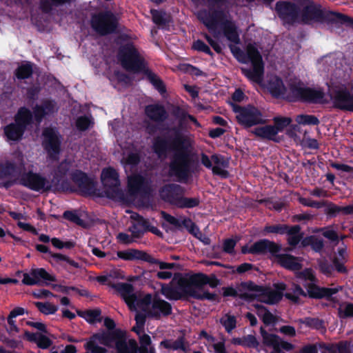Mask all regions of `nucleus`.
Segmentation results:
<instances>
[{"mask_svg": "<svg viewBox=\"0 0 353 353\" xmlns=\"http://www.w3.org/2000/svg\"><path fill=\"white\" fill-rule=\"evenodd\" d=\"M260 334L262 336L263 344L265 346L273 348V350L270 353H285L281 350H279L278 341L280 340L279 336L275 334L268 333L263 327L260 328Z\"/></svg>", "mask_w": 353, "mask_h": 353, "instance_id": "nucleus-30", "label": "nucleus"}, {"mask_svg": "<svg viewBox=\"0 0 353 353\" xmlns=\"http://www.w3.org/2000/svg\"><path fill=\"white\" fill-rule=\"evenodd\" d=\"M290 225L287 224H275V225H266L263 230V234H276L283 235L286 234L288 230L290 229Z\"/></svg>", "mask_w": 353, "mask_h": 353, "instance_id": "nucleus-47", "label": "nucleus"}, {"mask_svg": "<svg viewBox=\"0 0 353 353\" xmlns=\"http://www.w3.org/2000/svg\"><path fill=\"white\" fill-rule=\"evenodd\" d=\"M160 346L167 350H182L186 352V340L184 336H179L175 341L164 339L160 343Z\"/></svg>", "mask_w": 353, "mask_h": 353, "instance_id": "nucleus-34", "label": "nucleus"}, {"mask_svg": "<svg viewBox=\"0 0 353 353\" xmlns=\"http://www.w3.org/2000/svg\"><path fill=\"white\" fill-rule=\"evenodd\" d=\"M275 11L284 23H299L300 7L290 1H279L275 4Z\"/></svg>", "mask_w": 353, "mask_h": 353, "instance_id": "nucleus-15", "label": "nucleus"}, {"mask_svg": "<svg viewBox=\"0 0 353 353\" xmlns=\"http://www.w3.org/2000/svg\"><path fill=\"white\" fill-rule=\"evenodd\" d=\"M145 113L150 120L158 123L165 121L168 117L165 108L160 104L147 105L145 108Z\"/></svg>", "mask_w": 353, "mask_h": 353, "instance_id": "nucleus-26", "label": "nucleus"}, {"mask_svg": "<svg viewBox=\"0 0 353 353\" xmlns=\"http://www.w3.org/2000/svg\"><path fill=\"white\" fill-rule=\"evenodd\" d=\"M90 24L97 34L105 36L116 32L119 20L112 11L103 10L92 15Z\"/></svg>", "mask_w": 353, "mask_h": 353, "instance_id": "nucleus-9", "label": "nucleus"}, {"mask_svg": "<svg viewBox=\"0 0 353 353\" xmlns=\"http://www.w3.org/2000/svg\"><path fill=\"white\" fill-rule=\"evenodd\" d=\"M16 183H19L30 190L39 192H47L52 188L50 181L46 176L32 170L23 172L17 180L10 179L1 182L0 188L9 189Z\"/></svg>", "mask_w": 353, "mask_h": 353, "instance_id": "nucleus-8", "label": "nucleus"}, {"mask_svg": "<svg viewBox=\"0 0 353 353\" xmlns=\"http://www.w3.org/2000/svg\"><path fill=\"white\" fill-rule=\"evenodd\" d=\"M13 119L14 122L3 127V134L8 141H19L33 123L32 112L27 107H20Z\"/></svg>", "mask_w": 353, "mask_h": 353, "instance_id": "nucleus-7", "label": "nucleus"}, {"mask_svg": "<svg viewBox=\"0 0 353 353\" xmlns=\"http://www.w3.org/2000/svg\"><path fill=\"white\" fill-rule=\"evenodd\" d=\"M101 181L105 187V196L109 199L121 197L120 180L117 170L111 167L104 168L101 172Z\"/></svg>", "mask_w": 353, "mask_h": 353, "instance_id": "nucleus-13", "label": "nucleus"}, {"mask_svg": "<svg viewBox=\"0 0 353 353\" xmlns=\"http://www.w3.org/2000/svg\"><path fill=\"white\" fill-rule=\"evenodd\" d=\"M255 307L257 310L258 316L261 318L265 325L275 323L276 317L265 306L256 304Z\"/></svg>", "mask_w": 353, "mask_h": 353, "instance_id": "nucleus-43", "label": "nucleus"}, {"mask_svg": "<svg viewBox=\"0 0 353 353\" xmlns=\"http://www.w3.org/2000/svg\"><path fill=\"white\" fill-rule=\"evenodd\" d=\"M33 72V63L26 61L14 70V75L18 80L21 81L32 77Z\"/></svg>", "mask_w": 353, "mask_h": 353, "instance_id": "nucleus-39", "label": "nucleus"}, {"mask_svg": "<svg viewBox=\"0 0 353 353\" xmlns=\"http://www.w3.org/2000/svg\"><path fill=\"white\" fill-rule=\"evenodd\" d=\"M172 312V305L160 298L154 297L152 302L150 309L148 312V316L159 320L161 316H168Z\"/></svg>", "mask_w": 353, "mask_h": 353, "instance_id": "nucleus-22", "label": "nucleus"}, {"mask_svg": "<svg viewBox=\"0 0 353 353\" xmlns=\"http://www.w3.org/2000/svg\"><path fill=\"white\" fill-rule=\"evenodd\" d=\"M273 258L274 263L288 270L298 271L302 268L299 258L290 254L277 252Z\"/></svg>", "mask_w": 353, "mask_h": 353, "instance_id": "nucleus-24", "label": "nucleus"}, {"mask_svg": "<svg viewBox=\"0 0 353 353\" xmlns=\"http://www.w3.org/2000/svg\"><path fill=\"white\" fill-rule=\"evenodd\" d=\"M231 52L242 63H251L252 68H241V73L250 81L261 83L264 77V63L258 49L253 45H248L244 52L238 47L230 46Z\"/></svg>", "mask_w": 353, "mask_h": 353, "instance_id": "nucleus-5", "label": "nucleus"}, {"mask_svg": "<svg viewBox=\"0 0 353 353\" xmlns=\"http://www.w3.org/2000/svg\"><path fill=\"white\" fill-rule=\"evenodd\" d=\"M192 49L198 52H204L206 54L210 55L211 57H214V53L212 52L210 47L201 39H197L194 41L192 44Z\"/></svg>", "mask_w": 353, "mask_h": 353, "instance_id": "nucleus-59", "label": "nucleus"}, {"mask_svg": "<svg viewBox=\"0 0 353 353\" xmlns=\"http://www.w3.org/2000/svg\"><path fill=\"white\" fill-rule=\"evenodd\" d=\"M272 121L274 122L273 127L274 130H276L277 134L280 132H283L292 121L290 117L281 116L274 117Z\"/></svg>", "mask_w": 353, "mask_h": 353, "instance_id": "nucleus-52", "label": "nucleus"}, {"mask_svg": "<svg viewBox=\"0 0 353 353\" xmlns=\"http://www.w3.org/2000/svg\"><path fill=\"white\" fill-rule=\"evenodd\" d=\"M35 248L39 252L48 253L51 256V257L56 260L57 262L65 261L71 266L75 268H79L80 267L79 263L71 259L69 256L60 253H52V252L50 251L49 248L45 245L37 244Z\"/></svg>", "mask_w": 353, "mask_h": 353, "instance_id": "nucleus-32", "label": "nucleus"}, {"mask_svg": "<svg viewBox=\"0 0 353 353\" xmlns=\"http://www.w3.org/2000/svg\"><path fill=\"white\" fill-rule=\"evenodd\" d=\"M290 90L292 96L299 101L314 104H325V92L323 89L301 87L299 84H291Z\"/></svg>", "mask_w": 353, "mask_h": 353, "instance_id": "nucleus-10", "label": "nucleus"}, {"mask_svg": "<svg viewBox=\"0 0 353 353\" xmlns=\"http://www.w3.org/2000/svg\"><path fill=\"white\" fill-rule=\"evenodd\" d=\"M268 90L271 94L276 98L283 97L286 92V88L280 77H276L269 81Z\"/></svg>", "mask_w": 353, "mask_h": 353, "instance_id": "nucleus-40", "label": "nucleus"}, {"mask_svg": "<svg viewBox=\"0 0 353 353\" xmlns=\"http://www.w3.org/2000/svg\"><path fill=\"white\" fill-rule=\"evenodd\" d=\"M161 214L163 218L170 224L174 225L178 229H181L183 226L191 234H194V230L196 228V225L190 219H184L182 221H180L178 219L174 216L168 214L167 212L162 211Z\"/></svg>", "mask_w": 353, "mask_h": 353, "instance_id": "nucleus-28", "label": "nucleus"}, {"mask_svg": "<svg viewBox=\"0 0 353 353\" xmlns=\"http://www.w3.org/2000/svg\"><path fill=\"white\" fill-rule=\"evenodd\" d=\"M316 283H303V286L306 289V297L314 299H326L328 301H333L332 296L336 294L339 289L336 288L320 287Z\"/></svg>", "mask_w": 353, "mask_h": 353, "instance_id": "nucleus-18", "label": "nucleus"}, {"mask_svg": "<svg viewBox=\"0 0 353 353\" xmlns=\"http://www.w3.org/2000/svg\"><path fill=\"white\" fill-rule=\"evenodd\" d=\"M288 230L286 234L288 237L287 239L288 244L292 247L296 248L299 243H301V241L303 237V232H301V227L299 225H291Z\"/></svg>", "mask_w": 353, "mask_h": 353, "instance_id": "nucleus-33", "label": "nucleus"}, {"mask_svg": "<svg viewBox=\"0 0 353 353\" xmlns=\"http://www.w3.org/2000/svg\"><path fill=\"white\" fill-rule=\"evenodd\" d=\"M253 134L262 139L273 141L276 143L279 142V139L276 137V130H274V128L272 125L257 127L254 128Z\"/></svg>", "mask_w": 353, "mask_h": 353, "instance_id": "nucleus-31", "label": "nucleus"}, {"mask_svg": "<svg viewBox=\"0 0 353 353\" xmlns=\"http://www.w3.org/2000/svg\"><path fill=\"white\" fill-rule=\"evenodd\" d=\"M222 8H216L214 10H201L199 12L197 17L199 20L208 29L209 31H214L219 23L224 37L234 44L240 43V37L238 28L234 21L226 19L225 11Z\"/></svg>", "mask_w": 353, "mask_h": 353, "instance_id": "nucleus-4", "label": "nucleus"}, {"mask_svg": "<svg viewBox=\"0 0 353 353\" xmlns=\"http://www.w3.org/2000/svg\"><path fill=\"white\" fill-rule=\"evenodd\" d=\"M151 14L153 22L159 26H164L170 22V17L166 16L165 12L157 10H152Z\"/></svg>", "mask_w": 353, "mask_h": 353, "instance_id": "nucleus-51", "label": "nucleus"}, {"mask_svg": "<svg viewBox=\"0 0 353 353\" xmlns=\"http://www.w3.org/2000/svg\"><path fill=\"white\" fill-rule=\"evenodd\" d=\"M43 146L50 158L55 159L61 153V140L58 132L53 128L43 130Z\"/></svg>", "mask_w": 353, "mask_h": 353, "instance_id": "nucleus-16", "label": "nucleus"}, {"mask_svg": "<svg viewBox=\"0 0 353 353\" xmlns=\"http://www.w3.org/2000/svg\"><path fill=\"white\" fill-rule=\"evenodd\" d=\"M221 323L228 333L231 332L236 327V319L234 316L227 315V319L221 320Z\"/></svg>", "mask_w": 353, "mask_h": 353, "instance_id": "nucleus-63", "label": "nucleus"}, {"mask_svg": "<svg viewBox=\"0 0 353 353\" xmlns=\"http://www.w3.org/2000/svg\"><path fill=\"white\" fill-rule=\"evenodd\" d=\"M62 217L79 226H81L83 228L86 227L85 221L80 218L77 210H65L63 213Z\"/></svg>", "mask_w": 353, "mask_h": 353, "instance_id": "nucleus-49", "label": "nucleus"}, {"mask_svg": "<svg viewBox=\"0 0 353 353\" xmlns=\"http://www.w3.org/2000/svg\"><path fill=\"white\" fill-rule=\"evenodd\" d=\"M173 114L178 119V125L165 129L172 135L169 139L156 137L152 150L159 158L165 157L169 151L173 150L168 165V174L176 177L179 182H186L196 170L198 162L191 152L193 141L182 130L186 127L188 120L197 127H200L201 124L194 116L180 107L174 110Z\"/></svg>", "mask_w": 353, "mask_h": 353, "instance_id": "nucleus-1", "label": "nucleus"}, {"mask_svg": "<svg viewBox=\"0 0 353 353\" xmlns=\"http://www.w3.org/2000/svg\"><path fill=\"white\" fill-rule=\"evenodd\" d=\"M299 202L304 206L315 208H321L326 205L325 201H313L310 199H307L304 197H299L298 199Z\"/></svg>", "mask_w": 353, "mask_h": 353, "instance_id": "nucleus-60", "label": "nucleus"}, {"mask_svg": "<svg viewBox=\"0 0 353 353\" xmlns=\"http://www.w3.org/2000/svg\"><path fill=\"white\" fill-rule=\"evenodd\" d=\"M17 172V165L14 162L6 161L0 163V179L11 178Z\"/></svg>", "mask_w": 353, "mask_h": 353, "instance_id": "nucleus-41", "label": "nucleus"}, {"mask_svg": "<svg viewBox=\"0 0 353 353\" xmlns=\"http://www.w3.org/2000/svg\"><path fill=\"white\" fill-rule=\"evenodd\" d=\"M263 296V299L261 300L262 302L274 305L278 303L283 298V294L281 292L274 290H267L264 292V294H261Z\"/></svg>", "mask_w": 353, "mask_h": 353, "instance_id": "nucleus-46", "label": "nucleus"}, {"mask_svg": "<svg viewBox=\"0 0 353 353\" xmlns=\"http://www.w3.org/2000/svg\"><path fill=\"white\" fill-rule=\"evenodd\" d=\"M117 254L119 259L125 261L141 260L145 262H154L151 254L136 249L118 251Z\"/></svg>", "mask_w": 353, "mask_h": 353, "instance_id": "nucleus-25", "label": "nucleus"}, {"mask_svg": "<svg viewBox=\"0 0 353 353\" xmlns=\"http://www.w3.org/2000/svg\"><path fill=\"white\" fill-rule=\"evenodd\" d=\"M200 203L199 197H185V194H181L176 207L180 209L194 208L199 206Z\"/></svg>", "mask_w": 353, "mask_h": 353, "instance_id": "nucleus-45", "label": "nucleus"}, {"mask_svg": "<svg viewBox=\"0 0 353 353\" xmlns=\"http://www.w3.org/2000/svg\"><path fill=\"white\" fill-rule=\"evenodd\" d=\"M118 59L122 67L127 71L142 73L145 79L160 93L166 92V87L163 80L151 69L146 66L145 59L140 55L132 42H128L119 47Z\"/></svg>", "mask_w": 353, "mask_h": 353, "instance_id": "nucleus-2", "label": "nucleus"}, {"mask_svg": "<svg viewBox=\"0 0 353 353\" xmlns=\"http://www.w3.org/2000/svg\"><path fill=\"white\" fill-rule=\"evenodd\" d=\"M41 106H43L47 115H51L57 111V103L52 99L43 100Z\"/></svg>", "mask_w": 353, "mask_h": 353, "instance_id": "nucleus-61", "label": "nucleus"}, {"mask_svg": "<svg viewBox=\"0 0 353 353\" xmlns=\"http://www.w3.org/2000/svg\"><path fill=\"white\" fill-rule=\"evenodd\" d=\"M101 311L100 309L86 310L85 320L90 324H94L102 321L101 317Z\"/></svg>", "mask_w": 353, "mask_h": 353, "instance_id": "nucleus-56", "label": "nucleus"}, {"mask_svg": "<svg viewBox=\"0 0 353 353\" xmlns=\"http://www.w3.org/2000/svg\"><path fill=\"white\" fill-rule=\"evenodd\" d=\"M24 337L27 341L35 343L38 347L43 350L49 348L52 344V341L48 336L41 333L25 331Z\"/></svg>", "mask_w": 353, "mask_h": 353, "instance_id": "nucleus-29", "label": "nucleus"}, {"mask_svg": "<svg viewBox=\"0 0 353 353\" xmlns=\"http://www.w3.org/2000/svg\"><path fill=\"white\" fill-rule=\"evenodd\" d=\"M234 111L237 113L236 118L238 123L244 128H250L265 123L261 110L254 105H236L234 108Z\"/></svg>", "mask_w": 353, "mask_h": 353, "instance_id": "nucleus-12", "label": "nucleus"}, {"mask_svg": "<svg viewBox=\"0 0 353 353\" xmlns=\"http://www.w3.org/2000/svg\"><path fill=\"white\" fill-rule=\"evenodd\" d=\"M348 206H338L336 204L333 203H329L327 205V208L325 210V214L327 215L329 218H334L336 217L340 212H342L343 214L345 215H349L348 214Z\"/></svg>", "mask_w": 353, "mask_h": 353, "instance_id": "nucleus-48", "label": "nucleus"}, {"mask_svg": "<svg viewBox=\"0 0 353 353\" xmlns=\"http://www.w3.org/2000/svg\"><path fill=\"white\" fill-rule=\"evenodd\" d=\"M132 219L136 222L137 225H138L142 229V230L144 231V233L146 232H150L158 236H163V233L160 231V230L157 227L151 225L150 221L144 218L143 216H141L139 214H136L135 216H132Z\"/></svg>", "mask_w": 353, "mask_h": 353, "instance_id": "nucleus-37", "label": "nucleus"}, {"mask_svg": "<svg viewBox=\"0 0 353 353\" xmlns=\"http://www.w3.org/2000/svg\"><path fill=\"white\" fill-rule=\"evenodd\" d=\"M296 121L299 124L303 125H317L320 123L319 119L315 115L304 114L297 115Z\"/></svg>", "mask_w": 353, "mask_h": 353, "instance_id": "nucleus-53", "label": "nucleus"}, {"mask_svg": "<svg viewBox=\"0 0 353 353\" xmlns=\"http://www.w3.org/2000/svg\"><path fill=\"white\" fill-rule=\"evenodd\" d=\"M22 283L26 285H39L41 281H56L55 276L49 274L44 268L31 269L30 273H24Z\"/></svg>", "mask_w": 353, "mask_h": 353, "instance_id": "nucleus-20", "label": "nucleus"}, {"mask_svg": "<svg viewBox=\"0 0 353 353\" xmlns=\"http://www.w3.org/2000/svg\"><path fill=\"white\" fill-rule=\"evenodd\" d=\"M128 188L129 194L132 196L139 194L148 196L151 191L149 184L141 174H136L128 178Z\"/></svg>", "mask_w": 353, "mask_h": 353, "instance_id": "nucleus-21", "label": "nucleus"}, {"mask_svg": "<svg viewBox=\"0 0 353 353\" xmlns=\"http://www.w3.org/2000/svg\"><path fill=\"white\" fill-rule=\"evenodd\" d=\"M281 245L267 239H260L252 244V252L254 255H263L270 253L272 257L280 252Z\"/></svg>", "mask_w": 353, "mask_h": 353, "instance_id": "nucleus-23", "label": "nucleus"}, {"mask_svg": "<svg viewBox=\"0 0 353 353\" xmlns=\"http://www.w3.org/2000/svg\"><path fill=\"white\" fill-rule=\"evenodd\" d=\"M196 279V274L186 277L181 273H176L170 284H161V293L169 300L178 301L188 297L194 298L197 288Z\"/></svg>", "mask_w": 353, "mask_h": 353, "instance_id": "nucleus-6", "label": "nucleus"}, {"mask_svg": "<svg viewBox=\"0 0 353 353\" xmlns=\"http://www.w3.org/2000/svg\"><path fill=\"white\" fill-rule=\"evenodd\" d=\"M74 0H45L41 1V8L45 13L50 12L53 7L70 5Z\"/></svg>", "mask_w": 353, "mask_h": 353, "instance_id": "nucleus-44", "label": "nucleus"}, {"mask_svg": "<svg viewBox=\"0 0 353 353\" xmlns=\"http://www.w3.org/2000/svg\"><path fill=\"white\" fill-rule=\"evenodd\" d=\"M338 313L341 319L353 317V303L345 302L343 308L341 307L339 308Z\"/></svg>", "mask_w": 353, "mask_h": 353, "instance_id": "nucleus-58", "label": "nucleus"}, {"mask_svg": "<svg viewBox=\"0 0 353 353\" xmlns=\"http://www.w3.org/2000/svg\"><path fill=\"white\" fill-rule=\"evenodd\" d=\"M72 167V162L68 159H64L55 169L54 171V178L58 182L62 181L61 185L63 188H67V185H69V183L67 180H63V179L68 176V174L70 176V170Z\"/></svg>", "mask_w": 353, "mask_h": 353, "instance_id": "nucleus-27", "label": "nucleus"}, {"mask_svg": "<svg viewBox=\"0 0 353 353\" xmlns=\"http://www.w3.org/2000/svg\"><path fill=\"white\" fill-rule=\"evenodd\" d=\"M96 279L99 283L108 285L116 290L130 309L135 307V305L139 300L137 294L134 292V286L131 283L120 282L114 283L110 281V276L106 275L98 276Z\"/></svg>", "mask_w": 353, "mask_h": 353, "instance_id": "nucleus-11", "label": "nucleus"}, {"mask_svg": "<svg viewBox=\"0 0 353 353\" xmlns=\"http://www.w3.org/2000/svg\"><path fill=\"white\" fill-rule=\"evenodd\" d=\"M331 99L334 108L353 112V94L347 88L335 90Z\"/></svg>", "mask_w": 353, "mask_h": 353, "instance_id": "nucleus-19", "label": "nucleus"}, {"mask_svg": "<svg viewBox=\"0 0 353 353\" xmlns=\"http://www.w3.org/2000/svg\"><path fill=\"white\" fill-rule=\"evenodd\" d=\"M243 347L248 348H254L258 352H261L260 343L255 336L248 334L243 336Z\"/></svg>", "mask_w": 353, "mask_h": 353, "instance_id": "nucleus-57", "label": "nucleus"}, {"mask_svg": "<svg viewBox=\"0 0 353 353\" xmlns=\"http://www.w3.org/2000/svg\"><path fill=\"white\" fill-rule=\"evenodd\" d=\"M51 243L54 248L58 249H63L64 248L72 249L75 246V243L72 241L63 242L57 237L51 239Z\"/></svg>", "mask_w": 353, "mask_h": 353, "instance_id": "nucleus-62", "label": "nucleus"}, {"mask_svg": "<svg viewBox=\"0 0 353 353\" xmlns=\"http://www.w3.org/2000/svg\"><path fill=\"white\" fill-rule=\"evenodd\" d=\"M93 124L92 119L85 115L79 117L75 122L77 130L81 132L88 130Z\"/></svg>", "mask_w": 353, "mask_h": 353, "instance_id": "nucleus-55", "label": "nucleus"}, {"mask_svg": "<svg viewBox=\"0 0 353 353\" xmlns=\"http://www.w3.org/2000/svg\"><path fill=\"white\" fill-rule=\"evenodd\" d=\"M34 304L41 313L46 315L54 314L58 310L57 306L49 302H34Z\"/></svg>", "mask_w": 353, "mask_h": 353, "instance_id": "nucleus-54", "label": "nucleus"}, {"mask_svg": "<svg viewBox=\"0 0 353 353\" xmlns=\"http://www.w3.org/2000/svg\"><path fill=\"white\" fill-rule=\"evenodd\" d=\"M185 194V188L179 184L170 183L163 185L159 190L160 199L166 203L175 206L181 194Z\"/></svg>", "mask_w": 353, "mask_h": 353, "instance_id": "nucleus-17", "label": "nucleus"}, {"mask_svg": "<svg viewBox=\"0 0 353 353\" xmlns=\"http://www.w3.org/2000/svg\"><path fill=\"white\" fill-rule=\"evenodd\" d=\"M196 275L197 288H201L205 285H209L210 288H214L220 284V280L214 274L208 276L203 273H196Z\"/></svg>", "mask_w": 353, "mask_h": 353, "instance_id": "nucleus-36", "label": "nucleus"}, {"mask_svg": "<svg viewBox=\"0 0 353 353\" xmlns=\"http://www.w3.org/2000/svg\"><path fill=\"white\" fill-rule=\"evenodd\" d=\"M312 23L327 24H346L353 26V19L345 14L322 9L320 4L307 0V3L300 9L299 23L310 25Z\"/></svg>", "mask_w": 353, "mask_h": 353, "instance_id": "nucleus-3", "label": "nucleus"}, {"mask_svg": "<svg viewBox=\"0 0 353 353\" xmlns=\"http://www.w3.org/2000/svg\"><path fill=\"white\" fill-rule=\"evenodd\" d=\"M298 323L299 324H303L311 329L316 330H325L324 321L319 318L305 317L303 319H299Z\"/></svg>", "mask_w": 353, "mask_h": 353, "instance_id": "nucleus-42", "label": "nucleus"}, {"mask_svg": "<svg viewBox=\"0 0 353 353\" xmlns=\"http://www.w3.org/2000/svg\"><path fill=\"white\" fill-rule=\"evenodd\" d=\"M223 296L224 297H239V299L247 301H253L257 298V295L252 293L243 292L239 294L237 290L232 286L228 287H223Z\"/></svg>", "mask_w": 353, "mask_h": 353, "instance_id": "nucleus-38", "label": "nucleus"}, {"mask_svg": "<svg viewBox=\"0 0 353 353\" xmlns=\"http://www.w3.org/2000/svg\"><path fill=\"white\" fill-rule=\"evenodd\" d=\"M295 276L297 279L301 281V283L306 282H317L318 280L314 274L313 270L311 268H305L302 271H296Z\"/></svg>", "mask_w": 353, "mask_h": 353, "instance_id": "nucleus-50", "label": "nucleus"}, {"mask_svg": "<svg viewBox=\"0 0 353 353\" xmlns=\"http://www.w3.org/2000/svg\"><path fill=\"white\" fill-rule=\"evenodd\" d=\"M241 286L249 291L256 292L261 294H264L265 291V288L263 286L256 285L252 281L243 282L241 283Z\"/></svg>", "mask_w": 353, "mask_h": 353, "instance_id": "nucleus-64", "label": "nucleus"}, {"mask_svg": "<svg viewBox=\"0 0 353 353\" xmlns=\"http://www.w3.org/2000/svg\"><path fill=\"white\" fill-rule=\"evenodd\" d=\"M310 246L311 249L315 252H321L324 248V241L322 239L315 235L305 236L301 241V247L306 248Z\"/></svg>", "mask_w": 353, "mask_h": 353, "instance_id": "nucleus-35", "label": "nucleus"}, {"mask_svg": "<svg viewBox=\"0 0 353 353\" xmlns=\"http://www.w3.org/2000/svg\"><path fill=\"white\" fill-rule=\"evenodd\" d=\"M70 179L77 187V192L83 196H94L97 194V183L85 172L74 170L70 173Z\"/></svg>", "mask_w": 353, "mask_h": 353, "instance_id": "nucleus-14", "label": "nucleus"}]
</instances>
